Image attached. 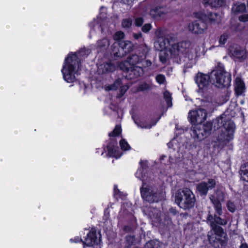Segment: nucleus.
<instances>
[{"label": "nucleus", "mask_w": 248, "mask_h": 248, "mask_svg": "<svg viewBox=\"0 0 248 248\" xmlns=\"http://www.w3.org/2000/svg\"><path fill=\"white\" fill-rule=\"evenodd\" d=\"M121 3L128 5H131L134 0H119Z\"/></svg>", "instance_id": "nucleus-49"}, {"label": "nucleus", "mask_w": 248, "mask_h": 248, "mask_svg": "<svg viewBox=\"0 0 248 248\" xmlns=\"http://www.w3.org/2000/svg\"><path fill=\"white\" fill-rule=\"evenodd\" d=\"M234 88L237 95H241L245 92V85L241 78H236Z\"/></svg>", "instance_id": "nucleus-20"}, {"label": "nucleus", "mask_w": 248, "mask_h": 248, "mask_svg": "<svg viewBox=\"0 0 248 248\" xmlns=\"http://www.w3.org/2000/svg\"><path fill=\"white\" fill-rule=\"evenodd\" d=\"M143 73L142 68L140 66H130V69L128 71L126 77L129 79L137 78L141 76Z\"/></svg>", "instance_id": "nucleus-16"}, {"label": "nucleus", "mask_w": 248, "mask_h": 248, "mask_svg": "<svg viewBox=\"0 0 248 248\" xmlns=\"http://www.w3.org/2000/svg\"><path fill=\"white\" fill-rule=\"evenodd\" d=\"M240 172L242 179L248 182V164H245L241 167Z\"/></svg>", "instance_id": "nucleus-27"}, {"label": "nucleus", "mask_w": 248, "mask_h": 248, "mask_svg": "<svg viewBox=\"0 0 248 248\" xmlns=\"http://www.w3.org/2000/svg\"><path fill=\"white\" fill-rule=\"evenodd\" d=\"M120 68L124 71L128 73V71L130 69V65L128 61H124L121 62L119 64Z\"/></svg>", "instance_id": "nucleus-31"}, {"label": "nucleus", "mask_w": 248, "mask_h": 248, "mask_svg": "<svg viewBox=\"0 0 248 248\" xmlns=\"http://www.w3.org/2000/svg\"><path fill=\"white\" fill-rule=\"evenodd\" d=\"M232 11L234 14L244 13L246 11V5L242 3H236L232 6Z\"/></svg>", "instance_id": "nucleus-25"}, {"label": "nucleus", "mask_w": 248, "mask_h": 248, "mask_svg": "<svg viewBox=\"0 0 248 248\" xmlns=\"http://www.w3.org/2000/svg\"><path fill=\"white\" fill-rule=\"evenodd\" d=\"M216 185L215 181L213 179H209L206 182H202L197 186L198 191L202 195H206L208 190L212 189Z\"/></svg>", "instance_id": "nucleus-14"}, {"label": "nucleus", "mask_w": 248, "mask_h": 248, "mask_svg": "<svg viewBox=\"0 0 248 248\" xmlns=\"http://www.w3.org/2000/svg\"><path fill=\"white\" fill-rule=\"evenodd\" d=\"M239 248H248V245L245 241L244 238H242L241 240V245L239 246Z\"/></svg>", "instance_id": "nucleus-48"}, {"label": "nucleus", "mask_w": 248, "mask_h": 248, "mask_svg": "<svg viewBox=\"0 0 248 248\" xmlns=\"http://www.w3.org/2000/svg\"><path fill=\"white\" fill-rule=\"evenodd\" d=\"M177 140L176 138H174L170 142L168 143V146L169 148H172L173 149H176L178 147V145L177 143Z\"/></svg>", "instance_id": "nucleus-36"}, {"label": "nucleus", "mask_w": 248, "mask_h": 248, "mask_svg": "<svg viewBox=\"0 0 248 248\" xmlns=\"http://www.w3.org/2000/svg\"><path fill=\"white\" fill-rule=\"evenodd\" d=\"M124 34L122 31H118L115 33L113 36V38L115 40L119 41L124 39Z\"/></svg>", "instance_id": "nucleus-38"}, {"label": "nucleus", "mask_w": 248, "mask_h": 248, "mask_svg": "<svg viewBox=\"0 0 248 248\" xmlns=\"http://www.w3.org/2000/svg\"><path fill=\"white\" fill-rule=\"evenodd\" d=\"M210 199L214 205L216 213L219 216L222 214V205L219 200L215 195L210 196Z\"/></svg>", "instance_id": "nucleus-22"}, {"label": "nucleus", "mask_w": 248, "mask_h": 248, "mask_svg": "<svg viewBox=\"0 0 248 248\" xmlns=\"http://www.w3.org/2000/svg\"><path fill=\"white\" fill-rule=\"evenodd\" d=\"M127 242L129 243V245H132L135 241V238L133 236H127L126 238Z\"/></svg>", "instance_id": "nucleus-46"}, {"label": "nucleus", "mask_w": 248, "mask_h": 248, "mask_svg": "<svg viewBox=\"0 0 248 248\" xmlns=\"http://www.w3.org/2000/svg\"><path fill=\"white\" fill-rule=\"evenodd\" d=\"M120 146L121 149L124 151L128 150L130 149V146L125 140H122L120 141Z\"/></svg>", "instance_id": "nucleus-35"}, {"label": "nucleus", "mask_w": 248, "mask_h": 248, "mask_svg": "<svg viewBox=\"0 0 248 248\" xmlns=\"http://www.w3.org/2000/svg\"><path fill=\"white\" fill-rule=\"evenodd\" d=\"M231 54L235 59L241 61L246 59L248 52L245 49L240 47L232 50Z\"/></svg>", "instance_id": "nucleus-17"}, {"label": "nucleus", "mask_w": 248, "mask_h": 248, "mask_svg": "<svg viewBox=\"0 0 248 248\" xmlns=\"http://www.w3.org/2000/svg\"><path fill=\"white\" fill-rule=\"evenodd\" d=\"M153 243V241L148 242L146 244L145 247L147 248H149L152 245Z\"/></svg>", "instance_id": "nucleus-51"}, {"label": "nucleus", "mask_w": 248, "mask_h": 248, "mask_svg": "<svg viewBox=\"0 0 248 248\" xmlns=\"http://www.w3.org/2000/svg\"><path fill=\"white\" fill-rule=\"evenodd\" d=\"M133 44L130 41H122L119 44V47L117 44L114 43L112 46L111 53L115 57H122L126 53L130 52L133 49Z\"/></svg>", "instance_id": "nucleus-10"}, {"label": "nucleus", "mask_w": 248, "mask_h": 248, "mask_svg": "<svg viewBox=\"0 0 248 248\" xmlns=\"http://www.w3.org/2000/svg\"><path fill=\"white\" fill-rule=\"evenodd\" d=\"M114 190H115V191L116 192V186H115V187H114Z\"/></svg>", "instance_id": "nucleus-55"}, {"label": "nucleus", "mask_w": 248, "mask_h": 248, "mask_svg": "<svg viewBox=\"0 0 248 248\" xmlns=\"http://www.w3.org/2000/svg\"><path fill=\"white\" fill-rule=\"evenodd\" d=\"M108 154L110 156L115 157L116 158H120L122 155V153L119 152L118 148L108 149Z\"/></svg>", "instance_id": "nucleus-28"}, {"label": "nucleus", "mask_w": 248, "mask_h": 248, "mask_svg": "<svg viewBox=\"0 0 248 248\" xmlns=\"http://www.w3.org/2000/svg\"><path fill=\"white\" fill-rule=\"evenodd\" d=\"M146 52L142 53V55L139 56L137 54H134L130 56L128 58L130 66H135V64H138L142 62L145 58V54Z\"/></svg>", "instance_id": "nucleus-21"}, {"label": "nucleus", "mask_w": 248, "mask_h": 248, "mask_svg": "<svg viewBox=\"0 0 248 248\" xmlns=\"http://www.w3.org/2000/svg\"><path fill=\"white\" fill-rule=\"evenodd\" d=\"M155 78L157 82L160 84H163L165 81V77L162 74L156 76Z\"/></svg>", "instance_id": "nucleus-41"}, {"label": "nucleus", "mask_w": 248, "mask_h": 248, "mask_svg": "<svg viewBox=\"0 0 248 248\" xmlns=\"http://www.w3.org/2000/svg\"><path fill=\"white\" fill-rule=\"evenodd\" d=\"M132 19L130 18L124 19L122 21V27L123 28L129 29L132 24Z\"/></svg>", "instance_id": "nucleus-30"}, {"label": "nucleus", "mask_w": 248, "mask_h": 248, "mask_svg": "<svg viewBox=\"0 0 248 248\" xmlns=\"http://www.w3.org/2000/svg\"><path fill=\"white\" fill-rule=\"evenodd\" d=\"M90 53V49L83 48L77 53H69L65 58L61 72L66 82L72 83L77 81L79 74V58L86 57Z\"/></svg>", "instance_id": "nucleus-3"}, {"label": "nucleus", "mask_w": 248, "mask_h": 248, "mask_svg": "<svg viewBox=\"0 0 248 248\" xmlns=\"http://www.w3.org/2000/svg\"><path fill=\"white\" fill-rule=\"evenodd\" d=\"M163 97L165 100L168 107L172 106V98L171 94L168 91H165L163 93Z\"/></svg>", "instance_id": "nucleus-29"}, {"label": "nucleus", "mask_w": 248, "mask_h": 248, "mask_svg": "<svg viewBox=\"0 0 248 248\" xmlns=\"http://www.w3.org/2000/svg\"><path fill=\"white\" fill-rule=\"evenodd\" d=\"M215 106H216V105L214 104L213 102H211V109H213Z\"/></svg>", "instance_id": "nucleus-53"}, {"label": "nucleus", "mask_w": 248, "mask_h": 248, "mask_svg": "<svg viewBox=\"0 0 248 248\" xmlns=\"http://www.w3.org/2000/svg\"><path fill=\"white\" fill-rule=\"evenodd\" d=\"M152 28V25L150 24H145L142 27V31L144 32H148Z\"/></svg>", "instance_id": "nucleus-44"}, {"label": "nucleus", "mask_w": 248, "mask_h": 248, "mask_svg": "<svg viewBox=\"0 0 248 248\" xmlns=\"http://www.w3.org/2000/svg\"><path fill=\"white\" fill-rule=\"evenodd\" d=\"M150 89V86L146 83H143L140 85L139 87V90L141 91H144Z\"/></svg>", "instance_id": "nucleus-43"}, {"label": "nucleus", "mask_w": 248, "mask_h": 248, "mask_svg": "<svg viewBox=\"0 0 248 248\" xmlns=\"http://www.w3.org/2000/svg\"><path fill=\"white\" fill-rule=\"evenodd\" d=\"M122 81L120 78H118L111 85H106L104 86V89L106 91H115L121 85Z\"/></svg>", "instance_id": "nucleus-26"}, {"label": "nucleus", "mask_w": 248, "mask_h": 248, "mask_svg": "<svg viewBox=\"0 0 248 248\" xmlns=\"http://www.w3.org/2000/svg\"><path fill=\"white\" fill-rule=\"evenodd\" d=\"M206 109L198 108L191 110L188 114V120L193 127L199 126L207 118Z\"/></svg>", "instance_id": "nucleus-9"}, {"label": "nucleus", "mask_w": 248, "mask_h": 248, "mask_svg": "<svg viewBox=\"0 0 248 248\" xmlns=\"http://www.w3.org/2000/svg\"><path fill=\"white\" fill-rule=\"evenodd\" d=\"M239 20L243 22H248V14H244L239 17Z\"/></svg>", "instance_id": "nucleus-45"}, {"label": "nucleus", "mask_w": 248, "mask_h": 248, "mask_svg": "<svg viewBox=\"0 0 248 248\" xmlns=\"http://www.w3.org/2000/svg\"><path fill=\"white\" fill-rule=\"evenodd\" d=\"M203 3L205 6L210 5L212 7H218L224 5V0H203Z\"/></svg>", "instance_id": "nucleus-24"}, {"label": "nucleus", "mask_w": 248, "mask_h": 248, "mask_svg": "<svg viewBox=\"0 0 248 248\" xmlns=\"http://www.w3.org/2000/svg\"><path fill=\"white\" fill-rule=\"evenodd\" d=\"M210 82L217 88L228 86L231 81L230 74L225 71L222 65H218L210 75Z\"/></svg>", "instance_id": "nucleus-7"}, {"label": "nucleus", "mask_w": 248, "mask_h": 248, "mask_svg": "<svg viewBox=\"0 0 248 248\" xmlns=\"http://www.w3.org/2000/svg\"><path fill=\"white\" fill-rule=\"evenodd\" d=\"M97 67V72L99 74L108 73L115 71L116 69L115 66L110 62L99 64Z\"/></svg>", "instance_id": "nucleus-15"}, {"label": "nucleus", "mask_w": 248, "mask_h": 248, "mask_svg": "<svg viewBox=\"0 0 248 248\" xmlns=\"http://www.w3.org/2000/svg\"><path fill=\"white\" fill-rule=\"evenodd\" d=\"M140 193L142 199L149 202H158L163 197V194L157 193L151 186L143 183L140 188Z\"/></svg>", "instance_id": "nucleus-8"}, {"label": "nucleus", "mask_w": 248, "mask_h": 248, "mask_svg": "<svg viewBox=\"0 0 248 248\" xmlns=\"http://www.w3.org/2000/svg\"><path fill=\"white\" fill-rule=\"evenodd\" d=\"M141 168H139L137 171L135 175L136 177L140 179L142 181L146 180L147 171L146 170V167L147 166L146 161H141L140 162Z\"/></svg>", "instance_id": "nucleus-19"}, {"label": "nucleus", "mask_w": 248, "mask_h": 248, "mask_svg": "<svg viewBox=\"0 0 248 248\" xmlns=\"http://www.w3.org/2000/svg\"><path fill=\"white\" fill-rule=\"evenodd\" d=\"M227 206L228 208V209L229 211L231 212H234L235 211L236 209V206L233 202L229 201L227 202Z\"/></svg>", "instance_id": "nucleus-40"}, {"label": "nucleus", "mask_w": 248, "mask_h": 248, "mask_svg": "<svg viewBox=\"0 0 248 248\" xmlns=\"http://www.w3.org/2000/svg\"><path fill=\"white\" fill-rule=\"evenodd\" d=\"M207 220L212 228L207 234L209 243L214 248H221L226 243V234L221 227L215 223L214 217L208 215Z\"/></svg>", "instance_id": "nucleus-4"}, {"label": "nucleus", "mask_w": 248, "mask_h": 248, "mask_svg": "<svg viewBox=\"0 0 248 248\" xmlns=\"http://www.w3.org/2000/svg\"><path fill=\"white\" fill-rule=\"evenodd\" d=\"M100 10L101 11H106V8L104 7H101V8H100Z\"/></svg>", "instance_id": "nucleus-54"}, {"label": "nucleus", "mask_w": 248, "mask_h": 248, "mask_svg": "<svg viewBox=\"0 0 248 248\" xmlns=\"http://www.w3.org/2000/svg\"><path fill=\"white\" fill-rule=\"evenodd\" d=\"M122 129L121 126L116 125L112 132L109 134V137H115L121 133Z\"/></svg>", "instance_id": "nucleus-34"}, {"label": "nucleus", "mask_w": 248, "mask_h": 248, "mask_svg": "<svg viewBox=\"0 0 248 248\" xmlns=\"http://www.w3.org/2000/svg\"><path fill=\"white\" fill-rule=\"evenodd\" d=\"M100 234L94 229H92L87 234L83 242V248L97 245L100 242Z\"/></svg>", "instance_id": "nucleus-11"}, {"label": "nucleus", "mask_w": 248, "mask_h": 248, "mask_svg": "<svg viewBox=\"0 0 248 248\" xmlns=\"http://www.w3.org/2000/svg\"><path fill=\"white\" fill-rule=\"evenodd\" d=\"M195 201V195L187 188L180 189L175 194V202L182 209L186 210L191 208L194 206Z\"/></svg>", "instance_id": "nucleus-6"}, {"label": "nucleus", "mask_w": 248, "mask_h": 248, "mask_svg": "<svg viewBox=\"0 0 248 248\" xmlns=\"http://www.w3.org/2000/svg\"><path fill=\"white\" fill-rule=\"evenodd\" d=\"M144 22L143 18L141 17H137L135 19V24L136 26H141Z\"/></svg>", "instance_id": "nucleus-42"}, {"label": "nucleus", "mask_w": 248, "mask_h": 248, "mask_svg": "<svg viewBox=\"0 0 248 248\" xmlns=\"http://www.w3.org/2000/svg\"><path fill=\"white\" fill-rule=\"evenodd\" d=\"M109 45V40L108 38H103L97 42V49L100 51L105 50L108 48Z\"/></svg>", "instance_id": "nucleus-23"}, {"label": "nucleus", "mask_w": 248, "mask_h": 248, "mask_svg": "<svg viewBox=\"0 0 248 248\" xmlns=\"http://www.w3.org/2000/svg\"><path fill=\"white\" fill-rule=\"evenodd\" d=\"M214 220L216 224L217 223L221 225H224L227 223V221L226 219H222L219 217L217 216L216 215L214 216Z\"/></svg>", "instance_id": "nucleus-33"}, {"label": "nucleus", "mask_w": 248, "mask_h": 248, "mask_svg": "<svg viewBox=\"0 0 248 248\" xmlns=\"http://www.w3.org/2000/svg\"><path fill=\"white\" fill-rule=\"evenodd\" d=\"M102 13H100V17H97L96 19H94L90 24L91 27V31L90 37L91 38L93 35L94 32L99 31L102 32L103 27L104 24L107 22L106 20L102 19L103 16H101Z\"/></svg>", "instance_id": "nucleus-13"}, {"label": "nucleus", "mask_w": 248, "mask_h": 248, "mask_svg": "<svg viewBox=\"0 0 248 248\" xmlns=\"http://www.w3.org/2000/svg\"><path fill=\"white\" fill-rule=\"evenodd\" d=\"M160 214H159V211L156 209H154L152 211H150L149 216L152 218L153 219H158L160 217Z\"/></svg>", "instance_id": "nucleus-37"}, {"label": "nucleus", "mask_w": 248, "mask_h": 248, "mask_svg": "<svg viewBox=\"0 0 248 248\" xmlns=\"http://www.w3.org/2000/svg\"><path fill=\"white\" fill-rule=\"evenodd\" d=\"M133 36L136 39H139L142 38V34L141 33L134 34Z\"/></svg>", "instance_id": "nucleus-50"}, {"label": "nucleus", "mask_w": 248, "mask_h": 248, "mask_svg": "<svg viewBox=\"0 0 248 248\" xmlns=\"http://www.w3.org/2000/svg\"><path fill=\"white\" fill-rule=\"evenodd\" d=\"M165 9L161 7L153 8L150 10V15L155 19H159L167 13Z\"/></svg>", "instance_id": "nucleus-18"}, {"label": "nucleus", "mask_w": 248, "mask_h": 248, "mask_svg": "<svg viewBox=\"0 0 248 248\" xmlns=\"http://www.w3.org/2000/svg\"><path fill=\"white\" fill-rule=\"evenodd\" d=\"M136 124H137L138 126L142 128H145V129H149L151 128L152 126L155 124L156 122L152 124H146L144 122H141L140 124H138L137 122H135Z\"/></svg>", "instance_id": "nucleus-39"}, {"label": "nucleus", "mask_w": 248, "mask_h": 248, "mask_svg": "<svg viewBox=\"0 0 248 248\" xmlns=\"http://www.w3.org/2000/svg\"><path fill=\"white\" fill-rule=\"evenodd\" d=\"M70 241L71 242H75V243H78V242H82L83 243V242L84 241H83L82 240V239L78 237V236H77L76 237H75L74 239H71L70 240Z\"/></svg>", "instance_id": "nucleus-47"}, {"label": "nucleus", "mask_w": 248, "mask_h": 248, "mask_svg": "<svg viewBox=\"0 0 248 248\" xmlns=\"http://www.w3.org/2000/svg\"><path fill=\"white\" fill-rule=\"evenodd\" d=\"M193 16L200 20L189 23L188 25L187 29L189 31L194 34L203 33L207 29L205 22L207 20L215 21L218 18V16L215 14L210 13L207 15L202 11L194 13Z\"/></svg>", "instance_id": "nucleus-5"}, {"label": "nucleus", "mask_w": 248, "mask_h": 248, "mask_svg": "<svg viewBox=\"0 0 248 248\" xmlns=\"http://www.w3.org/2000/svg\"><path fill=\"white\" fill-rule=\"evenodd\" d=\"M146 65L147 66H150L152 64L151 62L150 61H146Z\"/></svg>", "instance_id": "nucleus-52"}, {"label": "nucleus", "mask_w": 248, "mask_h": 248, "mask_svg": "<svg viewBox=\"0 0 248 248\" xmlns=\"http://www.w3.org/2000/svg\"><path fill=\"white\" fill-rule=\"evenodd\" d=\"M155 34L154 47L160 51L159 58L162 63H165L171 59L174 62L181 63L186 62V59L192 60L196 58L194 50L189 47V42L174 43L172 35H166L161 29H157Z\"/></svg>", "instance_id": "nucleus-1"}, {"label": "nucleus", "mask_w": 248, "mask_h": 248, "mask_svg": "<svg viewBox=\"0 0 248 248\" xmlns=\"http://www.w3.org/2000/svg\"><path fill=\"white\" fill-rule=\"evenodd\" d=\"M210 76L198 73L195 77V81L199 88V92L202 93L209 85Z\"/></svg>", "instance_id": "nucleus-12"}, {"label": "nucleus", "mask_w": 248, "mask_h": 248, "mask_svg": "<svg viewBox=\"0 0 248 248\" xmlns=\"http://www.w3.org/2000/svg\"><path fill=\"white\" fill-rule=\"evenodd\" d=\"M228 37H229V35L226 33H223V34H222L219 38V40H218L219 44L218 45H217V46H223L224 45H225Z\"/></svg>", "instance_id": "nucleus-32"}, {"label": "nucleus", "mask_w": 248, "mask_h": 248, "mask_svg": "<svg viewBox=\"0 0 248 248\" xmlns=\"http://www.w3.org/2000/svg\"><path fill=\"white\" fill-rule=\"evenodd\" d=\"M227 114H223L213 120V122H207L200 128L201 125L193 127V134L199 140H202L209 136L211 133L220 128L217 140L221 143H226L233 139L235 129L234 123L229 119Z\"/></svg>", "instance_id": "nucleus-2"}]
</instances>
